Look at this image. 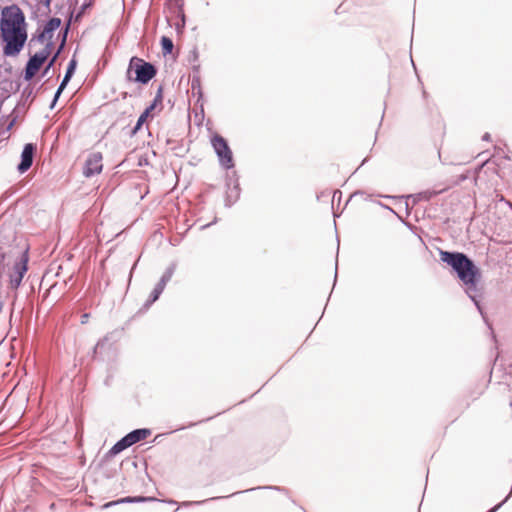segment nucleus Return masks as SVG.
Masks as SVG:
<instances>
[{"label": "nucleus", "instance_id": "1", "mask_svg": "<svg viewBox=\"0 0 512 512\" xmlns=\"http://www.w3.org/2000/svg\"><path fill=\"white\" fill-rule=\"evenodd\" d=\"M439 259L450 268V272L460 281L466 295L475 305L484 322L491 329L482 305L483 287L481 269L466 253L439 249Z\"/></svg>", "mask_w": 512, "mask_h": 512}, {"label": "nucleus", "instance_id": "2", "mask_svg": "<svg viewBox=\"0 0 512 512\" xmlns=\"http://www.w3.org/2000/svg\"><path fill=\"white\" fill-rule=\"evenodd\" d=\"M158 69L152 62L138 56H132L126 70V80L140 85H147L157 75Z\"/></svg>", "mask_w": 512, "mask_h": 512}, {"label": "nucleus", "instance_id": "3", "mask_svg": "<svg viewBox=\"0 0 512 512\" xmlns=\"http://www.w3.org/2000/svg\"><path fill=\"white\" fill-rule=\"evenodd\" d=\"M27 23L24 12L17 4L5 6L1 11L0 29L1 32H16L21 29L27 30Z\"/></svg>", "mask_w": 512, "mask_h": 512}, {"label": "nucleus", "instance_id": "4", "mask_svg": "<svg viewBox=\"0 0 512 512\" xmlns=\"http://www.w3.org/2000/svg\"><path fill=\"white\" fill-rule=\"evenodd\" d=\"M210 142L217 156L219 166L227 172L233 170L235 168V161L228 140L222 135L215 133L211 136Z\"/></svg>", "mask_w": 512, "mask_h": 512}, {"label": "nucleus", "instance_id": "5", "mask_svg": "<svg viewBox=\"0 0 512 512\" xmlns=\"http://www.w3.org/2000/svg\"><path fill=\"white\" fill-rule=\"evenodd\" d=\"M27 37V30L23 29L16 32H1L3 55L5 57L18 56L27 41Z\"/></svg>", "mask_w": 512, "mask_h": 512}, {"label": "nucleus", "instance_id": "6", "mask_svg": "<svg viewBox=\"0 0 512 512\" xmlns=\"http://www.w3.org/2000/svg\"><path fill=\"white\" fill-rule=\"evenodd\" d=\"M29 249L24 250L19 258L13 264L12 271L9 274V286L13 290H17L25 277L29 266Z\"/></svg>", "mask_w": 512, "mask_h": 512}, {"label": "nucleus", "instance_id": "7", "mask_svg": "<svg viewBox=\"0 0 512 512\" xmlns=\"http://www.w3.org/2000/svg\"><path fill=\"white\" fill-rule=\"evenodd\" d=\"M225 197L224 206L231 208L239 199L241 195V187L239 183V175L237 171L227 172L225 174Z\"/></svg>", "mask_w": 512, "mask_h": 512}, {"label": "nucleus", "instance_id": "8", "mask_svg": "<svg viewBox=\"0 0 512 512\" xmlns=\"http://www.w3.org/2000/svg\"><path fill=\"white\" fill-rule=\"evenodd\" d=\"M175 270H176V263L173 262L166 268V270L164 271L160 280L158 281V283L155 285V287L151 291L148 299L145 301V303L143 304L140 311L148 310L160 298L167 283L171 280Z\"/></svg>", "mask_w": 512, "mask_h": 512}, {"label": "nucleus", "instance_id": "9", "mask_svg": "<svg viewBox=\"0 0 512 512\" xmlns=\"http://www.w3.org/2000/svg\"><path fill=\"white\" fill-rule=\"evenodd\" d=\"M62 20L58 17L49 18L43 25L38 27L35 33L32 34L30 39V45L33 42L44 43L47 40H51L56 30L61 27Z\"/></svg>", "mask_w": 512, "mask_h": 512}, {"label": "nucleus", "instance_id": "10", "mask_svg": "<svg viewBox=\"0 0 512 512\" xmlns=\"http://www.w3.org/2000/svg\"><path fill=\"white\" fill-rule=\"evenodd\" d=\"M260 489L274 490V491H278V492L284 493L286 495L289 494V490L287 488H285V487L266 485V486H258V487L249 488V489H246L244 491L234 492V493H232V494H230L228 496H215V497H210L208 499L200 500V501H184V502L181 503V506L182 507L200 506V505H203V504H205L206 502H209V501H217V500H221V499H225V498H230V497L235 496V495L240 494V493H247V492H251V491H254V490H260Z\"/></svg>", "mask_w": 512, "mask_h": 512}, {"label": "nucleus", "instance_id": "11", "mask_svg": "<svg viewBox=\"0 0 512 512\" xmlns=\"http://www.w3.org/2000/svg\"><path fill=\"white\" fill-rule=\"evenodd\" d=\"M48 59L39 51L34 53L33 55L29 56V59L27 60L24 69L22 71V77L26 82H30L36 73L39 71L41 66L47 61Z\"/></svg>", "mask_w": 512, "mask_h": 512}, {"label": "nucleus", "instance_id": "12", "mask_svg": "<svg viewBox=\"0 0 512 512\" xmlns=\"http://www.w3.org/2000/svg\"><path fill=\"white\" fill-rule=\"evenodd\" d=\"M102 159L103 156L101 152L90 153L84 162L82 171L83 175L86 178H91L97 174H100L103 169Z\"/></svg>", "mask_w": 512, "mask_h": 512}, {"label": "nucleus", "instance_id": "13", "mask_svg": "<svg viewBox=\"0 0 512 512\" xmlns=\"http://www.w3.org/2000/svg\"><path fill=\"white\" fill-rule=\"evenodd\" d=\"M36 150L37 146L34 143H26L23 146L20 156V162L17 165V171L20 174H24L31 168V166L33 165Z\"/></svg>", "mask_w": 512, "mask_h": 512}, {"label": "nucleus", "instance_id": "14", "mask_svg": "<svg viewBox=\"0 0 512 512\" xmlns=\"http://www.w3.org/2000/svg\"><path fill=\"white\" fill-rule=\"evenodd\" d=\"M151 433L152 431L149 428H137L124 435L123 438L127 442L128 447H131L132 445L145 440L151 435Z\"/></svg>", "mask_w": 512, "mask_h": 512}, {"label": "nucleus", "instance_id": "15", "mask_svg": "<svg viewBox=\"0 0 512 512\" xmlns=\"http://www.w3.org/2000/svg\"><path fill=\"white\" fill-rule=\"evenodd\" d=\"M163 92H164V88H163V85H159L157 91H156V94H155V97L154 99L151 101V103L143 110V112L140 114L139 118L141 119V121H147V119L149 117H151V114L153 112V110L158 106H162V102H163Z\"/></svg>", "mask_w": 512, "mask_h": 512}, {"label": "nucleus", "instance_id": "16", "mask_svg": "<svg viewBox=\"0 0 512 512\" xmlns=\"http://www.w3.org/2000/svg\"><path fill=\"white\" fill-rule=\"evenodd\" d=\"M77 64H78V62L76 59V55L74 54L71 57V59L69 60L68 65L66 67L65 74L59 84L61 89H65L67 87V85L69 84V82L71 81L72 77L74 76V74L76 72Z\"/></svg>", "mask_w": 512, "mask_h": 512}, {"label": "nucleus", "instance_id": "17", "mask_svg": "<svg viewBox=\"0 0 512 512\" xmlns=\"http://www.w3.org/2000/svg\"><path fill=\"white\" fill-rule=\"evenodd\" d=\"M184 3L183 0L176 3L175 7V16L179 19V21L175 24V30L178 34L183 33L186 25V16L183 9Z\"/></svg>", "mask_w": 512, "mask_h": 512}, {"label": "nucleus", "instance_id": "18", "mask_svg": "<svg viewBox=\"0 0 512 512\" xmlns=\"http://www.w3.org/2000/svg\"><path fill=\"white\" fill-rule=\"evenodd\" d=\"M159 501L156 497L153 496H126L118 499V502L122 504L126 503H146V502H155Z\"/></svg>", "mask_w": 512, "mask_h": 512}, {"label": "nucleus", "instance_id": "19", "mask_svg": "<svg viewBox=\"0 0 512 512\" xmlns=\"http://www.w3.org/2000/svg\"><path fill=\"white\" fill-rule=\"evenodd\" d=\"M127 448H129L127 442L122 437L108 450V452L105 454V458H112Z\"/></svg>", "mask_w": 512, "mask_h": 512}, {"label": "nucleus", "instance_id": "20", "mask_svg": "<svg viewBox=\"0 0 512 512\" xmlns=\"http://www.w3.org/2000/svg\"><path fill=\"white\" fill-rule=\"evenodd\" d=\"M63 50H64V44H59L56 52L50 58V60L47 61L45 67L43 68L41 75H40L41 78L45 77L49 73V71L54 67L57 58L60 56V54L62 53Z\"/></svg>", "mask_w": 512, "mask_h": 512}, {"label": "nucleus", "instance_id": "21", "mask_svg": "<svg viewBox=\"0 0 512 512\" xmlns=\"http://www.w3.org/2000/svg\"><path fill=\"white\" fill-rule=\"evenodd\" d=\"M438 192L436 191H422L417 194L407 195V199H412L413 203L416 204L418 201L425 200L429 201L432 197L436 196Z\"/></svg>", "mask_w": 512, "mask_h": 512}, {"label": "nucleus", "instance_id": "22", "mask_svg": "<svg viewBox=\"0 0 512 512\" xmlns=\"http://www.w3.org/2000/svg\"><path fill=\"white\" fill-rule=\"evenodd\" d=\"M191 89L193 91V94H197V101H200L204 97V93L201 86V78L200 76H192L191 79Z\"/></svg>", "mask_w": 512, "mask_h": 512}, {"label": "nucleus", "instance_id": "23", "mask_svg": "<svg viewBox=\"0 0 512 512\" xmlns=\"http://www.w3.org/2000/svg\"><path fill=\"white\" fill-rule=\"evenodd\" d=\"M160 46L162 50V54L167 56L172 53L174 48L173 40L168 36H162L160 38Z\"/></svg>", "mask_w": 512, "mask_h": 512}, {"label": "nucleus", "instance_id": "24", "mask_svg": "<svg viewBox=\"0 0 512 512\" xmlns=\"http://www.w3.org/2000/svg\"><path fill=\"white\" fill-rule=\"evenodd\" d=\"M187 61L189 64H197L199 61V52L198 48L195 46L193 49L189 52V55L187 57Z\"/></svg>", "mask_w": 512, "mask_h": 512}, {"label": "nucleus", "instance_id": "25", "mask_svg": "<svg viewBox=\"0 0 512 512\" xmlns=\"http://www.w3.org/2000/svg\"><path fill=\"white\" fill-rule=\"evenodd\" d=\"M64 90L65 89H61L60 86H58V88L56 89V91L54 93V96H53V98H52V100L50 102V105H49V109L50 110H53L56 107L57 102H58V100H59V98H60V96H61V94L63 93Z\"/></svg>", "mask_w": 512, "mask_h": 512}, {"label": "nucleus", "instance_id": "26", "mask_svg": "<svg viewBox=\"0 0 512 512\" xmlns=\"http://www.w3.org/2000/svg\"><path fill=\"white\" fill-rule=\"evenodd\" d=\"M45 42H46V44H45L44 48L41 49L39 52L42 53L48 59V57L50 56L52 49L54 47V43H53L52 39L47 40Z\"/></svg>", "mask_w": 512, "mask_h": 512}, {"label": "nucleus", "instance_id": "27", "mask_svg": "<svg viewBox=\"0 0 512 512\" xmlns=\"http://www.w3.org/2000/svg\"><path fill=\"white\" fill-rule=\"evenodd\" d=\"M7 253L4 247L0 244V272L4 274L5 272V260Z\"/></svg>", "mask_w": 512, "mask_h": 512}, {"label": "nucleus", "instance_id": "28", "mask_svg": "<svg viewBox=\"0 0 512 512\" xmlns=\"http://www.w3.org/2000/svg\"><path fill=\"white\" fill-rule=\"evenodd\" d=\"M144 123H145V121H141V119L138 117L136 124L129 132V136L131 138L134 137L141 130Z\"/></svg>", "mask_w": 512, "mask_h": 512}, {"label": "nucleus", "instance_id": "29", "mask_svg": "<svg viewBox=\"0 0 512 512\" xmlns=\"http://www.w3.org/2000/svg\"><path fill=\"white\" fill-rule=\"evenodd\" d=\"M144 123H145V121H141V119L138 117L136 124L129 132V136L131 138L134 137L141 130Z\"/></svg>", "mask_w": 512, "mask_h": 512}, {"label": "nucleus", "instance_id": "30", "mask_svg": "<svg viewBox=\"0 0 512 512\" xmlns=\"http://www.w3.org/2000/svg\"><path fill=\"white\" fill-rule=\"evenodd\" d=\"M107 341H108V337H104L103 339H100L94 347V354H97L98 350L102 349L105 346Z\"/></svg>", "mask_w": 512, "mask_h": 512}, {"label": "nucleus", "instance_id": "31", "mask_svg": "<svg viewBox=\"0 0 512 512\" xmlns=\"http://www.w3.org/2000/svg\"><path fill=\"white\" fill-rule=\"evenodd\" d=\"M68 31H69V25H66V27L60 31V34H62V40H61L60 44H64V46L66 45Z\"/></svg>", "mask_w": 512, "mask_h": 512}, {"label": "nucleus", "instance_id": "32", "mask_svg": "<svg viewBox=\"0 0 512 512\" xmlns=\"http://www.w3.org/2000/svg\"><path fill=\"white\" fill-rule=\"evenodd\" d=\"M38 2L46 8V10H47L46 13L51 12L50 6H51L52 0H38Z\"/></svg>", "mask_w": 512, "mask_h": 512}, {"label": "nucleus", "instance_id": "33", "mask_svg": "<svg viewBox=\"0 0 512 512\" xmlns=\"http://www.w3.org/2000/svg\"><path fill=\"white\" fill-rule=\"evenodd\" d=\"M192 76H200V64H192Z\"/></svg>", "mask_w": 512, "mask_h": 512}, {"label": "nucleus", "instance_id": "34", "mask_svg": "<svg viewBox=\"0 0 512 512\" xmlns=\"http://www.w3.org/2000/svg\"><path fill=\"white\" fill-rule=\"evenodd\" d=\"M118 504H122L121 502H118V499L117 500H114V501H110V502H107L105 503L102 507L104 509H107V508H110L112 506H115V505H118Z\"/></svg>", "mask_w": 512, "mask_h": 512}, {"label": "nucleus", "instance_id": "35", "mask_svg": "<svg viewBox=\"0 0 512 512\" xmlns=\"http://www.w3.org/2000/svg\"><path fill=\"white\" fill-rule=\"evenodd\" d=\"M89 318H90L89 313H83L81 315V324H86L88 322Z\"/></svg>", "mask_w": 512, "mask_h": 512}, {"label": "nucleus", "instance_id": "36", "mask_svg": "<svg viewBox=\"0 0 512 512\" xmlns=\"http://www.w3.org/2000/svg\"><path fill=\"white\" fill-rule=\"evenodd\" d=\"M27 95V96H30L32 94V88L30 87V85L26 86L23 90V95Z\"/></svg>", "mask_w": 512, "mask_h": 512}, {"label": "nucleus", "instance_id": "37", "mask_svg": "<svg viewBox=\"0 0 512 512\" xmlns=\"http://www.w3.org/2000/svg\"><path fill=\"white\" fill-rule=\"evenodd\" d=\"M217 221H218V218H217V217H215V218H214V220H213L212 222H210V223H208V224L203 225V226L201 227V229L208 228V227H210L211 225L215 224Z\"/></svg>", "mask_w": 512, "mask_h": 512}, {"label": "nucleus", "instance_id": "38", "mask_svg": "<svg viewBox=\"0 0 512 512\" xmlns=\"http://www.w3.org/2000/svg\"><path fill=\"white\" fill-rule=\"evenodd\" d=\"M482 140L483 141H490L491 140L490 133H488V132L484 133V135L482 136Z\"/></svg>", "mask_w": 512, "mask_h": 512}, {"label": "nucleus", "instance_id": "39", "mask_svg": "<svg viewBox=\"0 0 512 512\" xmlns=\"http://www.w3.org/2000/svg\"><path fill=\"white\" fill-rule=\"evenodd\" d=\"M161 501L164 502V503L170 504V505H176L177 504V501H175L173 499H167V500H161Z\"/></svg>", "mask_w": 512, "mask_h": 512}, {"label": "nucleus", "instance_id": "40", "mask_svg": "<svg viewBox=\"0 0 512 512\" xmlns=\"http://www.w3.org/2000/svg\"><path fill=\"white\" fill-rule=\"evenodd\" d=\"M137 266V261L133 264L131 270H130V273H129V282L131 281V278H132V274H133V271L135 270Z\"/></svg>", "mask_w": 512, "mask_h": 512}, {"label": "nucleus", "instance_id": "41", "mask_svg": "<svg viewBox=\"0 0 512 512\" xmlns=\"http://www.w3.org/2000/svg\"><path fill=\"white\" fill-rule=\"evenodd\" d=\"M91 5H92V2H91V1H90V2H88V3H86V2H85V3H83V5H82L81 9H82V10H84V9H86L87 7H90Z\"/></svg>", "mask_w": 512, "mask_h": 512}, {"label": "nucleus", "instance_id": "42", "mask_svg": "<svg viewBox=\"0 0 512 512\" xmlns=\"http://www.w3.org/2000/svg\"><path fill=\"white\" fill-rule=\"evenodd\" d=\"M502 201H504L512 209V203L510 201H507L504 198H502Z\"/></svg>", "mask_w": 512, "mask_h": 512}, {"label": "nucleus", "instance_id": "43", "mask_svg": "<svg viewBox=\"0 0 512 512\" xmlns=\"http://www.w3.org/2000/svg\"><path fill=\"white\" fill-rule=\"evenodd\" d=\"M338 266V263L336 262V267ZM337 276H338V273H337V270L335 271V276H334V284L336 283V280H337Z\"/></svg>", "mask_w": 512, "mask_h": 512}, {"label": "nucleus", "instance_id": "44", "mask_svg": "<svg viewBox=\"0 0 512 512\" xmlns=\"http://www.w3.org/2000/svg\"><path fill=\"white\" fill-rule=\"evenodd\" d=\"M185 428H186L185 426H182V427H179V428L173 430V432L179 431V430H184ZM170 433H172V431Z\"/></svg>", "mask_w": 512, "mask_h": 512}, {"label": "nucleus", "instance_id": "45", "mask_svg": "<svg viewBox=\"0 0 512 512\" xmlns=\"http://www.w3.org/2000/svg\"><path fill=\"white\" fill-rule=\"evenodd\" d=\"M367 160H368V158L363 159L362 163L360 164V166L357 169H359L362 165H364L367 162Z\"/></svg>", "mask_w": 512, "mask_h": 512}, {"label": "nucleus", "instance_id": "46", "mask_svg": "<svg viewBox=\"0 0 512 512\" xmlns=\"http://www.w3.org/2000/svg\"><path fill=\"white\" fill-rule=\"evenodd\" d=\"M358 194H362V191H356V192H354V193L350 196V198H351V197H353V196H355V195H358Z\"/></svg>", "mask_w": 512, "mask_h": 512}, {"label": "nucleus", "instance_id": "47", "mask_svg": "<svg viewBox=\"0 0 512 512\" xmlns=\"http://www.w3.org/2000/svg\"><path fill=\"white\" fill-rule=\"evenodd\" d=\"M337 194L341 195V192H340L339 190L334 191L333 199L335 198V196H336Z\"/></svg>", "mask_w": 512, "mask_h": 512}, {"label": "nucleus", "instance_id": "48", "mask_svg": "<svg viewBox=\"0 0 512 512\" xmlns=\"http://www.w3.org/2000/svg\"><path fill=\"white\" fill-rule=\"evenodd\" d=\"M3 273L0 272V288L2 287V278H3Z\"/></svg>", "mask_w": 512, "mask_h": 512}, {"label": "nucleus", "instance_id": "49", "mask_svg": "<svg viewBox=\"0 0 512 512\" xmlns=\"http://www.w3.org/2000/svg\"><path fill=\"white\" fill-rule=\"evenodd\" d=\"M14 122H15V121L13 120V121L8 125V127H7V129H8V130H9V129H11V127L14 125Z\"/></svg>", "mask_w": 512, "mask_h": 512}, {"label": "nucleus", "instance_id": "50", "mask_svg": "<svg viewBox=\"0 0 512 512\" xmlns=\"http://www.w3.org/2000/svg\"><path fill=\"white\" fill-rule=\"evenodd\" d=\"M422 95L425 98L427 96V92L425 90H423Z\"/></svg>", "mask_w": 512, "mask_h": 512}, {"label": "nucleus", "instance_id": "51", "mask_svg": "<svg viewBox=\"0 0 512 512\" xmlns=\"http://www.w3.org/2000/svg\"><path fill=\"white\" fill-rule=\"evenodd\" d=\"M194 425H196V423H190L187 427H192Z\"/></svg>", "mask_w": 512, "mask_h": 512}, {"label": "nucleus", "instance_id": "52", "mask_svg": "<svg viewBox=\"0 0 512 512\" xmlns=\"http://www.w3.org/2000/svg\"><path fill=\"white\" fill-rule=\"evenodd\" d=\"M127 97V93H123V99H125Z\"/></svg>", "mask_w": 512, "mask_h": 512}]
</instances>
